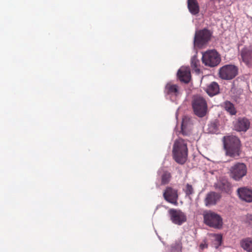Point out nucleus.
I'll return each mask as SVG.
<instances>
[{
  "label": "nucleus",
  "mask_w": 252,
  "mask_h": 252,
  "mask_svg": "<svg viewBox=\"0 0 252 252\" xmlns=\"http://www.w3.org/2000/svg\"><path fill=\"white\" fill-rule=\"evenodd\" d=\"M206 92L211 96L218 94L220 92V88L218 84L215 82H212L208 85Z\"/></svg>",
  "instance_id": "a211bd4d"
},
{
  "label": "nucleus",
  "mask_w": 252,
  "mask_h": 252,
  "mask_svg": "<svg viewBox=\"0 0 252 252\" xmlns=\"http://www.w3.org/2000/svg\"><path fill=\"white\" fill-rule=\"evenodd\" d=\"M158 173L160 175L161 185H166L170 182L172 178V175L169 171L164 170H161L158 171Z\"/></svg>",
  "instance_id": "aec40b11"
},
{
  "label": "nucleus",
  "mask_w": 252,
  "mask_h": 252,
  "mask_svg": "<svg viewBox=\"0 0 252 252\" xmlns=\"http://www.w3.org/2000/svg\"><path fill=\"white\" fill-rule=\"evenodd\" d=\"M243 62L247 65L252 64V46L245 47L240 52Z\"/></svg>",
  "instance_id": "ddd939ff"
},
{
  "label": "nucleus",
  "mask_w": 252,
  "mask_h": 252,
  "mask_svg": "<svg viewBox=\"0 0 252 252\" xmlns=\"http://www.w3.org/2000/svg\"><path fill=\"white\" fill-rule=\"evenodd\" d=\"M238 73V68L233 64L225 65L219 69V77L223 80H229L234 78Z\"/></svg>",
  "instance_id": "0eeeda50"
},
{
  "label": "nucleus",
  "mask_w": 252,
  "mask_h": 252,
  "mask_svg": "<svg viewBox=\"0 0 252 252\" xmlns=\"http://www.w3.org/2000/svg\"><path fill=\"white\" fill-rule=\"evenodd\" d=\"M224 147L226 155L231 157L239 156L240 141L235 136H228L223 137Z\"/></svg>",
  "instance_id": "f03ea898"
},
{
  "label": "nucleus",
  "mask_w": 252,
  "mask_h": 252,
  "mask_svg": "<svg viewBox=\"0 0 252 252\" xmlns=\"http://www.w3.org/2000/svg\"><path fill=\"white\" fill-rule=\"evenodd\" d=\"M221 195L216 192L211 191L208 193L205 199V203L206 206H211L215 205L220 199Z\"/></svg>",
  "instance_id": "2eb2a0df"
},
{
  "label": "nucleus",
  "mask_w": 252,
  "mask_h": 252,
  "mask_svg": "<svg viewBox=\"0 0 252 252\" xmlns=\"http://www.w3.org/2000/svg\"><path fill=\"white\" fill-rule=\"evenodd\" d=\"M216 189L227 194L231 193L232 186L228 181L225 179H221L214 184Z\"/></svg>",
  "instance_id": "9b49d317"
},
{
  "label": "nucleus",
  "mask_w": 252,
  "mask_h": 252,
  "mask_svg": "<svg viewBox=\"0 0 252 252\" xmlns=\"http://www.w3.org/2000/svg\"><path fill=\"white\" fill-rule=\"evenodd\" d=\"M237 192L241 199L247 202H252V189L246 187H242L238 188Z\"/></svg>",
  "instance_id": "4468645a"
},
{
  "label": "nucleus",
  "mask_w": 252,
  "mask_h": 252,
  "mask_svg": "<svg viewBox=\"0 0 252 252\" xmlns=\"http://www.w3.org/2000/svg\"><path fill=\"white\" fill-rule=\"evenodd\" d=\"M183 190L185 192L187 196L189 197L191 195H192L194 193L193 188L192 186L189 184H187L186 185Z\"/></svg>",
  "instance_id": "b1692460"
},
{
  "label": "nucleus",
  "mask_w": 252,
  "mask_h": 252,
  "mask_svg": "<svg viewBox=\"0 0 252 252\" xmlns=\"http://www.w3.org/2000/svg\"><path fill=\"white\" fill-rule=\"evenodd\" d=\"M192 107L194 114L199 117H204L207 113V103L202 96H194L192 101Z\"/></svg>",
  "instance_id": "7ed1b4c3"
},
{
  "label": "nucleus",
  "mask_w": 252,
  "mask_h": 252,
  "mask_svg": "<svg viewBox=\"0 0 252 252\" xmlns=\"http://www.w3.org/2000/svg\"><path fill=\"white\" fill-rule=\"evenodd\" d=\"M202 63L206 65L211 67L217 66L221 61L219 54L215 50L205 52L202 55Z\"/></svg>",
  "instance_id": "39448f33"
},
{
  "label": "nucleus",
  "mask_w": 252,
  "mask_h": 252,
  "mask_svg": "<svg viewBox=\"0 0 252 252\" xmlns=\"http://www.w3.org/2000/svg\"><path fill=\"white\" fill-rule=\"evenodd\" d=\"M188 149L187 144L182 138L176 139L174 143L172 150L173 157L177 163L184 164L188 157Z\"/></svg>",
  "instance_id": "f257e3e1"
},
{
  "label": "nucleus",
  "mask_w": 252,
  "mask_h": 252,
  "mask_svg": "<svg viewBox=\"0 0 252 252\" xmlns=\"http://www.w3.org/2000/svg\"><path fill=\"white\" fill-rule=\"evenodd\" d=\"M212 32L206 28L196 31L194 37L195 46L201 48L206 45L211 39Z\"/></svg>",
  "instance_id": "20e7f679"
},
{
  "label": "nucleus",
  "mask_w": 252,
  "mask_h": 252,
  "mask_svg": "<svg viewBox=\"0 0 252 252\" xmlns=\"http://www.w3.org/2000/svg\"><path fill=\"white\" fill-rule=\"evenodd\" d=\"M203 217L204 223L210 227L220 228L222 225V218L214 212L210 211L204 213Z\"/></svg>",
  "instance_id": "423d86ee"
},
{
  "label": "nucleus",
  "mask_w": 252,
  "mask_h": 252,
  "mask_svg": "<svg viewBox=\"0 0 252 252\" xmlns=\"http://www.w3.org/2000/svg\"><path fill=\"white\" fill-rule=\"evenodd\" d=\"M246 221L250 224H252V215H247L246 217Z\"/></svg>",
  "instance_id": "a878e982"
},
{
  "label": "nucleus",
  "mask_w": 252,
  "mask_h": 252,
  "mask_svg": "<svg viewBox=\"0 0 252 252\" xmlns=\"http://www.w3.org/2000/svg\"><path fill=\"white\" fill-rule=\"evenodd\" d=\"M199 64L200 62L199 60L197 59V57L194 56L192 57L191 60V66L197 73L200 72V70L199 68Z\"/></svg>",
  "instance_id": "5701e85b"
},
{
  "label": "nucleus",
  "mask_w": 252,
  "mask_h": 252,
  "mask_svg": "<svg viewBox=\"0 0 252 252\" xmlns=\"http://www.w3.org/2000/svg\"><path fill=\"white\" fill-rule=\"evenodd\" d=\"M250 123L245 118L239 119L235 126L236 129L239 131H246L250 127Z\"/></svg>",
  "instance_id": "f3484780"
},
{
  "label": "nucleus",
  "mask_w": 252,
  "mask_h": 252,
  "mask_svg": "<svg viewBox=\"0 0 252 252\" xmlns=\"http://www.w3.org/2000/svg\"><path fill=\"white\" fill-rule=\"evenodd\" d=\"M178 77L180 81L188 83L191 78L190 70L188 68H182L177 73Z\"/></svg>",
  "instance_id": "dca6fc26"
},
{
  "label": "nucleus",
  "mask_w": 252,
  "mask_h": 252,
  "mask_svg": "<svg viewBox=\"0 0 252 252\" xmlns=\"http://www.w3.org/2000/svg\"><path fill=\"white\" fill-rule=\"evenodd\" d=\"M163 196L167 202L174 205L177 204L178 199V190L171 187H167L164 190Z\"/></svg>",
  "instance_id": "9d476101"
},
{
  "label": "nucleus",
  "mask_w": 252,
  "mask_h": 252,
  "mask_svg": "<svg viewBox=\"0 0 252 252\" xmlns=\"http://www.w3.org/2000/svg\"><path fill=\"white\" fill-rule=\"evenodd\" d=\"M188 7L189 12L193 15H196L199 11V7L196 0H188Z\"/></svg>",
  "instance_id": "6ab92c4d"
},
{
  "label": "nucleus",
  "mask_w": 252,
  "mask_h": 252,
  "mask_svg": "<svg viewBox=\"0 0 252 252\" xmlns=\"http://www.w3.org/2000/svg\"><path fill=\"white\" fill-rule=\"evenodd\" d=\"M241 247L248 252H252V238L243 239L240 242Z\"/></svg>",
  "instance_id": "412c9836"
},
{
  "label": "nucleus",
  "mask_w": 252,
  "mask_h": 252,
  "mask_svg": "<svg viewBox=\"0 0 252 252\" xmlns=\"http://www.w3.org/2000/svg\"><path fill=\"white\" fill-rule=\"evenodd\" d=\"M164 93L171 97H177L181 94V89L178 85L170 82L165 85Z\"/></svg>",
  "instance_id": "f8f14e48"
},
{
  "label": "nucleus",
  "mask_w": 252,
  "mask_h": 252,
  "mask_svg": "<svg viewBox=\"0 0 252 252\" xmlns=\"http://www.w3.org/2000/svg\"><path fill=\"white\" fill-rule=\"evenodd\" d=\"M216 240L219 243V245H220L222 240V237L220 235H217L216 236Z\"/></svg>",
  "instance_id": "bb28decb"
},
{
  "label": "nucleus",
  "mask_w": 252,
  "mask_h": 252,
  "mask_svg": "<svg viewBox=\"0 0 252 252\" xmlns=\"http://www.w3.org/2000/svg\"><path fill=\"white\" fill-rule=\"evenodd\" d=\"M168 213L170 220L175 224L180 225L187 221L186 214L180 210L170 209L168 210Z\"/></svg>",
  "instance_id": "1a4fd4ad"
},
{
  "label": "nucleus",
  "mask_w": 252,
  "mask_h": 252,
  "mask_svg": "<svg viewBox=\"0 0 252 252\" xmlns=\"http://www.w3.org/2000/svg\"><path fill=\"white\" fill-rule=\"evenodd\" d=\"M230 177L236 181H239L245 176L247 172L246 165L243 163H237L231 167Z\"/></svg>",
  "instance_id": "6e6552de"
},
{
  "label": "nucleus",
  "mask_w": 252,
  "mask_h": 252,
  "mask_svg": "<svg viewBox=\"0 0 252 252\" xmlns=\"http://www.w3.org/2000/svg\"><path fill=\"white\" fill-rule=\"evenodd\" d=\"M199 247L201 250H203L208 247V245L204 242V243H201L199 245Z\"/></svg>",
  "instance_id": "cd10ccee"
},
{
  "label": "nucleus",
  "mask_w": 252,
  "mask_h": 252,
  "mask_svg": "<svg viewBox=\"0 0 252 252\" xmlns=\"http://www.w3.org/2000/svg\"><path fill=\"white\" fill-rule=\"evenodd\" d=\"M177 248L179 249V250H181V245L180 244H177Z\"/></svg>",
  "instance_id": "c85d7f7f"
},
{
  "label": "nucleus",
  "mask_w": 252,
  "mask_h": 252,
  "mask_svg": "<svg viewBox=\"0 0 252 252\" xmlns=\"http://www.w3.org/2000/svg\"><path fill=\"white\" fill-rule=\"evenodd\" d=\"M181 132L184 136H189L191 134L190 130L187 128L184 121H183L182 124Z\"/></svg>",
  "instance_id": "393cba45"
},
{
  "label": "nucleus",
  "mask_w": 252,
  "mask_h": 252,
  "mask_svg": "<svg viewBox=\"0 0 252 252\" xmlns=\"http://www.w3.org/2000/svg\"><path fill=\"white\" fill-rule=\"evenodd\" d=\"M223 107L224 109L231 115L236 114V110L234 104L229 101H226L223 103Z\"/></svg>",
  "instance_id": "4be33fe9"
}]
</instances>
